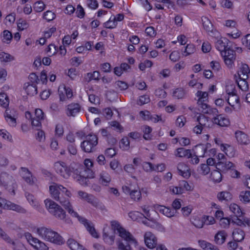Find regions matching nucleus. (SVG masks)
Masks as SVG:
<instances>
[{
  "mask_svg": "<svg viewBox=\"0 0 250 250\" xmlns=\"http://www.w3.org/2000/svg\"><path fill=\"white\" fill-rule=\"evenodd\" d=\"M49 192L51 197L56 201H58L69 213V209L73 210L70 204L68 197L71 193L65 187L61 185L54 183L49 186Z\"/></svg>",
  "mask_w": 250,
  "mask_h": 250,
  "instance_id": "1",
  "label": "nucleus"
},
{
  "mask_svg": "<svg viewBox=\"0 0 250 250\" xmlns=\"http://www.w3.org/2000/svg\"><path fill=\"white\" fill-rule=\"evenodd\" d=\"M215 47L220 51L228 67L232 68L235 60V52L232 49L231 42L226 38H222L215 42Z\"/></svg>",
  "mask_w": 250,
  "mask_h": 250,
  "instance_id": "2",
  "label": "nucleus"
},
{
  "mask_svg": "<svg viewBox=\"0 0 250 250\" xmlns=\"http://www.w3.org/2000/svg\"><path fill=\"white\" fill-rule=\"evenodd\" d=\"M112 229L115 231H117L119 236L124 239L128 243L125 245L123 243L119 244L118 249L119 250H132L130 244H137V241L133 237V235L128 231L123 228L118 221H112L111 222Z\"/></svg>",
  "mask_w": 250,
  "mask_h": 250,
  "instance_id": "3",
  "label": "nucleus"
},
{
  "mask_svg": "<svg viewBox=\"0 0 250 250\" xmlns=\"http://www.w3.org/2000/svg\"><path fill=\"white\" fill-rule=\"evenodd\" d=\"M37 233L44 240L49 241L54 244L61 245L64 244V241L62 236L50 228L44 227L38 228Z\"/></svg>",
  "mask_w": 250,
  "mask_h": 250,
  "instance_id": "4",
  "label": "nucleus"
},
{
  "mask_svg": "<svg viewBox=\"0 0 250 250\" xmlns=\"http://www.w3.org/2000/svg\"><path fill=\"white\" fill-rule=\"evenodd\" d=\"M44 203L46 208L52 215L65 223H70L71 220L66 218V212L60 206L49 199L45 200Z\"/></svg>",
  "mask_w": 250,
  "mask_h": 250,
  "instance_id": "5",
  "label": "nucleus"
},
{
  "mask_svg": "<svg viewBox=\"0 0 250 250\" xmlns=\"http://www.w3.org/2000/svg\"><path fill=\"white\" fill-rule=\"evenodd\" d=\"M98 143L97 136L95 134H89L85 136V140L81 143V147L85 152H92L95 151Z\"/></svg>",
  "mask_w": 250,
  "mask_h": 250,
  "instance_id": "6",
  "label": "nucleus"
},
{
  "mask_svg": "<svg viewBox=\"0 0 250 250\" xmlns=\"http://www.w3.org/2000/svg\"><path fill=\"white\" fill-rule=\"evenodd\" d=\"M69 214L72 216L78 218L80 222L83 224L86 228L87 230L90 233V234L94 237L98 238L99 235L94 228L93 224L89 221L86 218L81 217L79 215L78 213L74 210L69 209Z\"/></svg>",
  "mask_w": 250,
  "mask_h": 250,
  "instance_id": "7",
  "label": "nucleus"
},
{
  "mask_svg": "<svg viewBox=\"0 0 250 250\" xmlns=\"http://www.w3.org/2000/svg\"><path fill=\"white\" fill-rule=\"evenodd\" d=\"M24 236L27 242L33 247L37 250H48V248L44 243L40 241L38 238L32 236L29 232H25Z\"/></svg>",
  "mask_w": 250,
  "mask_h": 250,
  "instance_id": "8",
  "label": "nucleus"
},
{
  "mask_svg": "<svg viewBox=\"0 0 250 250\" xmlns=\"http://www.w3.org/2000/svg\"><path fill=\"white\" fill-rule=\"evenodd\" d=\"M0 181L2 185L9 190H12V192L15 194V189L17 188V185L12 176L9 175L6 173H1L0 176Z\"/></svg>",
  "mask_w": 250,
  "mask_h": 250,
  "instance_id": "9",
  "label": "nucleus"
},
{
  "mask_svg": "<svg viewBox=\"0 0 250 250\" xmlns=\"http://www.w3.org/2000/svg\"><path fill=\"white\" fill-rule=\"evenodd\" d=\"M54 167L56 172L65 179L68 178L73 172V168L68 167L62 162L56 163Z\"/></svg>",
  "mask_w": 250,
  "mask_h": 250,
  "instance_id": "10",
  "label": "nucleus"
},
{
  "mask_svg": "<svg viewBox=\"0 0 250 250\" xmlns=\"http://www.w3.org/2000/svg\"><path fill=\"white\" fill-rule=\"evenodd\" d=\"M76 174V176L74 177V178L77 181H83L84 180H85L87 178H93L94 177V173L92 170L89 169H83L82 168L80 171H79L78 169H76L75 171L74 172Z\"/></svg>",
  "mask_w": 250,
  "mask_h": 250,
  "instance_id": "11",
  "label": "nucleus"
},
{
  "mask_svg": "<svg viewBox=\"0 0 250 250\" xmlns=\"http://www.w3.org/2000/svg\"><path fill=\"white\" fill-rule=\"evenodd\" d=\"M20 174L22 179L27 184L33 185L35 183L36 178L33 176L32 173L27 168L21 167L20 168Z\"/></svg>",
  "mask_w": 250,
  "mask_h": 250,
  "instance_id": "12",
  "label": "nucleus"
},
{
  "mask_svg": "<svg viewBox=\"0 0 250 250\" xmlns=\"http://www.w3.org/2000/svg\"><path fill=\"white\" fill-rule=\"evenodd\" d=\"M123 190L125 194H129L131 199L134 201H138L142 197L141 193L138 189L133 188L131 187L123 186Z\"/></svg>",
  "mask_w": 250,
  "mask_h": 250,
  "instance_id": "13",
  "label": "nucleus"
},
{
  "mask_svg": "<svg viewBox=\"0 0 250 250\" xmlns=\"http://www.w3.org/2000/svg\"><path fill=\"white\" fill-rule=\"evenodd\" d=\"M3 203V208L12 210L21 213H25L26 210L19 205H17L9 201L2 200Z\"/></svg>",
  "mask_w": 250,
  "mask_h": 250,
  "instance_id": "14",
  "label": "nucleus"
},
{
  "mask_svg": "<svg viewBox=\"0 0 250 250\" xmlns=\"http://www.w3.org/2000/svg\"><path fill=\"white\" fill-rule=\"evenodd\" d=\"M145 242L149 249H153L157 246V239L155 236L150 232H146L145 234Z\"/></svg>",
  "mask_w": 250,
  "mask_h": 250,
  "instance_id": "15",
  "label": "nucleus"
},
{
  "mask_svg": "<svg viewBox=\"0 0 250 250\" xmlns=\"http://www.w3.org/2000/svg\"><path fill=\"white\" fill-rule=\"evenodd\" d=\"M178 173L184 178L188 179L190 176V169L184 163H179L177 166Z\"/></svg>",
  "mask_w": 250,
  "mask_h": 250,
  "instance_id": "16",
  "label": "nucleus"
},
{
  "mask_svg": "<svg viewBox=\"0 0 250 250\" xmlns=\"http://www.w3.org/2000/svg\"><path fill=\"white\" fill-rule=\"evenodd\" d=\"M81 106L78 103H71L67 105L66 114L68 116H75L80 112Z\"/></svg>",
  "mask_w": 250,
  "mask_h": 250,
  "instance_id": "17",
  "label": "nucleus"
},
{
  "mask_svg": "<svg viewBox=\"0 0 250 250\" xmlns=\"http://www.w3.org/2000/svg\"><path fill=\"white\" fill-rule=\"evenodd\" d=\"M250 74V68L248 65L246 63H241L237 71L238 77L248 79Z\"/></svg>",
  "mask_w": 250,
  "mask_h": 250,
  "instance_id": "18",
  "label": "nucleus"
},
{
  "mask_svg": "<svg viewBox=\"0 0 250 250\" xmlns=\"http://www.w3.org/2000/svg\"><path fill=\"white\" fill-rule=\"evenodd\" d=\"M154 208L157 211H159L168 217H172L175 214L174 210H171L170 208L163 206L155 205L154 206Z\"/></svg>",
  "mask_w": 250,
  "mask_h": 250,
  "instance_id": "19",
  "label": "nucleus"
},
{
  "mask_svg": "<svg viewBox=\"0 0 250 250\" xmlns=\"http://www.w3.org/2000/svg\"><path fill=\"white\" fill-rule=\"evenodd\" d=\"M212 122L221 126H226L229 124V120L222 114H219L218 116L214 117Z\"/></svg>",
  "mask_w": 250,
  "mask_h": 250,
  "instance_id": "20",
  "label": "nucleus"
},
{
  "mask_svg": "<svg viewBox=\"0 0 250 250\" xmlns=\"http://www.w3.org/2000/svg\"><path fill=\"white\" fill-rule=\"evenodd\" d=\"M235 137L238 143L241 145H247L249 143L248 136L244 132L238 130L235 132Z\"/></svg>",
  "mask_w": 250,
  "mask_h": 250,
  "instance_id": "21",
  "label": "nucleus"
},
{
  "mask_svg": "<svg viewBox=\"0 0 250 250\" xmlns=\"http://www.w3.org/2000/svg\"><path fill=\"white\" fill-rule=\"evenodd\" d=\"M108 228L104 227L103 229V238L105 243L108 245H112L114 242L115 237L114 235H110L108 233Z\"/></svg>",
  "mask_w": 250,
  "mask_h": 250,
  "instance_id": "22",
  "label": "nucleus"
},
{
  "mask_svg": "<svg viewBox=\"0 0 250 250\" xmlns=\"http://www.w3.org/2000/svg\"><path fill=\"white\" fill-rule=\"evenodd\" d=\"M110 175L106 171H103L99 175V182L103 186H106L111 181Z\"/></svg>",
  "mask_w": 250,
  "mask_h": 250,
  "instance_id": "23",
  "label": "nucleus"
},
{
  "mask_svg": "<svg viewBox=\"0 0 250 250\" xmlns=\"http://www.w3.org/2000/svg\"><path fill=\"white\" fill-rule=\"evenodd\" d=\"M227 236L225 230L219 231L214 236V241L217 244L222 245L225 242Z\"/></svg>",
  "mask_w": 250,
  "mask_h": 250,
  "instance_id": "24",
  "label": "nucleus"
},
{
  "mask_svg": "<svg viewBox=\"0 0 250 250\" xmlns=\"http://www.w3.org/2000/svg\"><path fill=\"white\" fill-rule=\"evenodd\" d=\"M67 244L71 250H86L82 245L72 238H69L67 240Z\"/></svg>",
  "mask_w": 250,
  "mask_h": 250,
  "instance_id": "25",
  "label": "nucleus"
},
{
  "mask_svg": "<svg viewBox=\"0 0 250 250\" xmlns=\"http://www.w3.org/2000/svg\"><path fill=\"white\" fill-rule=\"evenodd\" d=\"M232 236L234 241L241 242L244 239L245 233L241 229L236 228L233 231Z\"/></svg>",
  "mask_w": 250,
  "mask_h": 250,
  "instance_id": "26",
  "label": "nucleus"
},
{
  "mask_svg": "<svg viewBox=\"0 0 250 250\" xmlns=\"http://www.w3.org/2000/svg\"><path fill=\"white\" fill-rule=\"evenodd\" d=\"M24 87L28 95L32 96L37 94V86L35 83L30 84L29 83H25Z\"/></svg>",
  "mask_w": 250,
  "mask_h": 250,
  "instance_id": "27",
  "label": "nucleus"
},
{
  "mask_svg": "<svg viewBox=\"0 0 250 250\" xmlns=\"http://www.w3.org/2000/svg\"><path fill=\"white\" fill-rule=\"evenodd\" d=\"M234 77L236 78V82L237 83V85L240 89L242 91H246L249 89V84L247 82V79H244L242 78H237L236 75H234Z\"/></svg>",
  "mask_w": 250,
  "mask_h": 250,
  "instance_id": "28",
  "label": "nucleus"
},
{
  "mask_svg": "<svg viewBox=\"0 0 250 250\" xmlns=\"http://www.w3.org/2000/svg\"><path fill=\"white\" fill-rule=\"evenodd\" d=\"M177 153L175 154L176 157L189 158L192 157V153L190 149H186L183 147H180L176 149Z\"/></svg>",
  "mask_w": 250,
  "mask_h": 250,
  "instance_id": "29",
  "label": "nucleus"
},
{
  "mask_svg": "<svg viewBox=\"0 0 250 250\" xmlns=\"http://www.w3.org/2000/svg\"><path fill=\"white\" fill-rule=\"evenodd\" d=\"M229 209L236 217H241L243 215V212L239 206L236 204H231L229 206Z\"/></svg>",
  "mask_w": 250,
  "mask_h": 250,
  "instance_id": "30",
  "label": "nucleus"
},
{
  "mask_svg": "<svg viewBox=\"0 0 250 250\" xmlns=\"http://www.w3.org/2000/svg\"><path fill=\"white\" fill-rule=\"evenodd\" d=\"M202 21L203 27L207 32H211L213 30V25L210 20L206 17L202 18Z\"/></svg>",
  "mask_w": 250,
  "mask_h": 250,
  "instance_id": "31",
  "label": "nucleus"
},
{
  "mask_svg": "<svg viewBox=\"0 0 250 250\" xmlns=\"http://www.w3.org/2000/svg\"><path fill=\"white\" fill-rule=\"evenodd\" d=\"M198 244L201 248L205 250H216V247L206 241L200 240Z\"/></svg>",
  "mask_w": 250,
  "mask_h": 250,
  "instance_id": "32",
  "label": "nucleus"
},
{
  "mask_svg": "<svg viewBox=\"0 0 250 250\" xmlns=\"http://www.w3.org/2000/svg\"><path fill=\"white\" fill-rule=\"evenodd\" d=\"M217 165L219 168L222 170L231 169L232 167H233V164L229 161H227L226 160L224 162H218Z\"/></svg>",
  "mask_w": 250,
  "mask_h": 250,
  "instance_id": "33",
  "label": "nucleus"
},
{
  "mask_svg": "<svg viewBox=\"0 0 250 250\" xmlns=\"http://www.w3.org/2000/svg\"><path fill=\"white\" fill-rule=\"evenodd\" d=\"M9 104L8 96L5 93H0V105L4 108H6Z\"/></svg>",
  "mask_w": 250,
  "mask_h": 250,
  "instance_id": "34",
  "label": "nucleus"
},
{
  "mask_svg": "<svg viewBox=\"0 0 250 250\" xmlns=\"http://www.w3.org/2000/svg\"><path fill=\"white\" fill-rule=\"evenodd\" d=\"M217 197L220 201H229L231 199L232 195L227 191H222L218 194Z\"/></svg>",
  "mask_w": 250,
  "mask_h": 250,
  "instance_id": "35",
  "label": "nucleus"
},
{
  "mask_svg": "<svg viewBox=\"0 0 250 250\" xmlns=\"http://www.w3.org/2000/svg\"><path fill=\"white\" fill-rule=\"evenodd\" d=\"M15 60L14 56L5 52L0 53V60L3 62H9Z\"/></svg>",
  "mask_w": 250,
  "mask_h": 250,
  "instance_id": "36",
  "label": "nucleus"
},
{
  "mask_svg": "<svg viewBox=\"0 0 250 250\" xmlns=\"http://www.w3.org/2000/svg\"><path fill=\"white\" fill-rule=\"evenodd\" d=\"M114 87L120 90H125L128 87V84L124 81H118L114 84Z\"/></svg>",
  "mask_w": 250,
  "mask_h": 250,
  "instance_id": "37",
  "label": "nucleus"
},
{
  "mask_svg": "<svg viewBox=\"0 0 250 250\" xmlns=\"http://www.w3.org/2000/svg\"><path fill=\"white\" fill-rule=\"evenodd\" d=\"M207 149V146L203 144H200L196 146V152L199 157H204Z\"/></svg>",
  "mask_w": 250,
  "mask_h": 250,
  "instance_id": "38",
  "label": "nucleus"
},
{
  "mask_svg": "<svg viewBox=\"0 0 250 250\" xmlns=\"http://www.w3.org/2000/svg\"><path fill=\"white\" fill-rule=\"evenodd\" d=\"M211 179L216 183H219L222 180V174L218 170H214L210 175Z\"/></svg>",
  "mask_w": 250,
  "mask_h": 250,
  "instance_id": "39",
  "label": "nucleus"
},
{
  "mask_svg": "<svg viewBox=\"0 0 250 250\" xmlns=\"http://www.w3.org/2000/svg\"><path fill=\"white\" fill-rule=\"evenodd\" d=\"M223 150L225 151L226 154L229 157H233L235 154V152L234 151V148L232 146L228 145H223Z\"/></svg>",
  "mask_w": 250,
  "mask_h": 250,
  "instance_id": "40",
  "label": "nucleus"
},
{
  "mask_svg": "<svg viewBox=\"0 0 250 250\" xmlns=\"http://www.w3.org/2000/svg\"><path fill=\"white\" fill-rule=\"evenodd\" d=\"M196 50L195 46L193 44H188L187 45L183 55L187 56L193 53Z\"/></svg>",
  "mask_w": 250,
  "mask_h": 250,
  "instance_id": "41",
  "label": "nucleus"
},
{
  "mask_svg": "<svg viewBox=\"0 0 250 250\" xmlns=\"http://www.w3.org/2000/svg\"><path fill=\"white\" fill-rule=\"evenodd\" d=\"M100 76V72L98 71H95L93 73H88L86 74V80L89 82L92 80H98Z\"/></svg>",
  "mask_w": 250,
  "mask_h": 250,
  "instance_id": "42",
  "label": "nucleus"
},
{
  "mask_svg": "<svg viewBox=\"0 0 250 250\" xmlns=\"http://www.w3.org/2000/svg\"><path fill=\"white\" fill-rule=\"evenodd\" d=\"M240 200L244 202L250 201V191H241L240 194Z\"/></svg>",
  "mask_w": 250,
  "mask_h": 250,
  "instance_id": "43",
  "label": "nucleus"
},
{
  "mask_svg": "<svg viewBox=\"0 0 250 250\" xmlns=\"http://www.w3.org/2000/svg\"><path fill=\"white\" fill-rule=\"evenodd\" d=\"M185 96V91L182 88L176 89L173 92V96L177 99L183 98Z\"/></svg>",
  "mask_w": 250,
  "mask_h": 250,
  "instance_id": "44",
  "label": "nucleus"
},
{
  "mask_svg": "<svg viewBox=\"0 0 250 250\" xmlns=\"http://www.w3.org/2000/svg\"><path fill=\"white\" fill-rule=\"evenodd\" d=\"M17 26L19 30H23L28 28L29 24L25 20L21 19L18 21Z\"/></svg>",
  "mask_w": 250,
  "mask_h": 250,
  "instance_id": "45",
  "label": "nucleus"
},
{
  "mask_svg": "<svg viewBox=\"0 0 250 250\" xmlns=\"http://www.w3.org/2000/svg\"><path fill=\"white\" fill-rule=\"evenodd\" d=\"M45 7V4L42 1H38L34 3V9L37 12L42 11Z\"/></svg>",
  "mask_w": 250,
  "mask_h": 250,
  "instance_id": "46",
  "label": "nucleus"
},
{
  "mask_svg": "<svg viewBox=\"0 0 250 250\" xmlns=\"http://www.w3.org/2000/svg\"><path fill=\"white\" fill-rule=\"evenodd\" d=\"M197 121L199 124L203 126H206V123L208 122V119L203 114H200L197 118Z\"/></svg>",
  "mask_w": 250,
  "mask_h": 250,
  "instance_id": "47",
  "label": "nucleus"
},
{
  "mask_svg": "<svg viewBox=\"0 0 250 250\" xmlns=\"http://www.w3.org/2000/svg\"><path fill=\"white\" fill-rule=\"evenodd\" d=\"M152 131V129L150 127L145 125L143 128L144 136L143 137L145 140H149L150 139V133Z\"/></svg>",
  "mask_w": 250,
  "mask_h": 250,
  "instance_id": "48",
  "label": "nucleus"
},
{
  "mask_svg": "<svg viewBox=\"0 0 250 250\" xmlns=\"http://www.w3.org/2000/svg\"><path fill=\"white\" fill-rule=\"evenodd\" d=\"M43 19L48 21L54 20L55 18V14L51 11H47L43 14Z\"/></svg>",
  "mask_w": 250,
  "mask_h": 250,
  "instance_id": "49",
  "label": "nucleus"
},
{
  "mask_svg": "<svg viewBox=\"0 0 250 250\" xmlns=\"http://www.w3.org/2000/svg\"><path fill=\"white\" fill-rule=\"evenodd\" d=\"M85 200L88 202L89 203L91 204L92 205H93L94 207H97L98 206V202L97 201L96 199L95 198L94 196H93L91 194H88L85 198Z\"/></svg>",
  "mask_w": 250,
  "mask_h": 250,
  "instance_id": "50",
  "label": "nucleus"
},
{
  "mask_svg": "<svg viewBox=\"0 0 250 250\" xmlns=\"http://www.w3.org/2000/svg\"><path fill=\"white\" fill-rule=\"evenodd\" d=\"M3 39L2 41L4 42L8 43L12 39V35L10 32L8 30H4L3 32Z\"/></svg>",
  "mask_w": 250,
  "mask_h": 250,
  "instance_id": "51",
  "label": "nucleus"
},
{
  "mask_svg": "<svg viewBox=\"0 0 250 250\" xmlns=\"http://www.w3.org/2000/svg\"><path fill=\"white\" fill-rule=\"evenodd\" d=\"M104 24L105 28L112 29L116 27L117 22L116 21H114L113 19H111V17L108 21L104 23Z\"/></svg>",
  "mask_w": 250,
  "mask_h": 250,
  "instance_id": "52",
  "label": "nucleus"
},
{
  "mask_svg": "<svg viewBox=\"0 0 250 250\" xmlns=\"http://www.w3.org/2000/svg\"><path fill=\"white\" fill-rule=\"evenodd\" d=\"M186 122V118L184 116H179L176 121V125L177 126L183 127Z\"/></svg>",
  "mask_w": 250,
  "mask_h": 250,
  "instance_id": "53",
  "label": "nucleus"
},
{
  "mask_svg": "<svg viewBox=\"0 0 250 250\" xmlns=\"http://www.w3.org/2000/svg\"><path fill=\"white\" fill-rule=\"evenodd\" d=\"M200 171L203 175L208 174L210 171V168L207 164H202L200 167Z\"/></svg>",
  "mask_w": 250,
  "mask_h": 250,
  "instance_id": "54",
  "label": "nucleus"
},
{
  "mask_svg": "<svg viewBox=\"0 0 250 250\" xmlns=\"http://www.w3.org/2000/svg\"><path fill=\"white\" fill-rule=\"evenodd\" d=\"M152 65L151 61L146 60L144 62H142L139 64V67L142 71L144 70L146 67H150Z\"/></svg>",
  "mask_w": 250,
  "mask_h": 250,
  "instance_id": "55",
  "label": "nucleus"
},
{
  "mask_svg": "<svg viewBox=\"0 0 250 250\" xmlns=\"http://www.w3.org/2000/svg\"><path fill=\"white\" fill-rule=\"evenodd\" d=\"M76 14L80 19L83 18L85 15L84 10L80 4L78 5L77 7Z\"/></svg>",
  "mask_w": 250,
  "mask_h": 250,
  "instance_id": "56",
  "label": "nucleus"
},
{
  "mask_svg": "<svg viewBox=\"0 0 250 250\" xmlns=\"http://www.w3.org/2000/svg\"><path fill=\"white\" fill-rule=\"evenodd\" d=\"M179 185L183 189V192L185 190L187 191L190 190L191 187L189 185L188 183L185 180H182L180 181Z\"/></svg>",
  "mask_w": 250,
  "mask_h": 250,
  "instance_id": "57",
  "label": "nucleus"
},
{
  "mask_svg": "<svg viewBox=\"0 0 250 250\" xmlns=\"http://www.w3.org/2000/svg\"><path fill=\"white\" fill-rule=\"evenodd\" d=\"M150 102V99L148 96L143 95L140 97L139 100L138 102V104L143 105L147 104Z\"/></svg>",
  "mask_w": 250,
  "mask_h": 250,
  "instance_id": "58",
  "label": "nucleus"
},
{
  "mask_svg": "<svg viewBox=\"0 0 250 250\" xmlns=\"http://www.w3.org/2000/svg\"><path fill=\"white\" fill-rule=\"evenodd\" d=\"M196 95L199 97L198 100H201L203 101H205L208 97V93L206 92H202L201 91H198Z\"/></svg>",
  "mask_w": 250,
  "mask_h": 250,
  "instance_id": "59",
  "label": "nucleus"
},
{
  "mask_svg": "<svg viewBox=\"0 0 250 250\" xmlns=\"http://www.w3.org/2000/svg\"><path fill=\"white\" fill-rule=\"evenodd\" d=\"M29 79L31 83H35L36 84L40 82V79H39L38 76L34 73L30 74Z\"/></svg>",
  "mask_w": 250,
  "mask_h": 250,
  "instance_id": "60",
  "label": "nucleus"
},
{
  "mask_svg": "<svg viewBox=\"0 0 250 250\" xmlns=\"http://www.w3.org/2000/svg\"><path fill=\"white\" fill-rule=\"evenodd\" d=\"M226 92L229 96L234 95L236 93L235 87L233 85H228L226 86Z\"/></svg>",
  "mask_w": 250,
  "mask_h": 250,
  "instance_id": "61",
  "label": "nucleus"
},
{
  "mask_svg": "<svg viewBox=\"0 0 250 250\" xmlns=\"http://www.w3.org/2000/svg\"><path fill=\"white\" fill-rule=\"evenodd\" d=\"M10 243L12 244L14 246V250H26V248L21 243L16 244L15 242H14L12 240Z\"/></svg>",
  "mask_w": 250,
  "mask_h": 250,
  "instance_id": "62",
  "label": "nucleus"
},
{
  "mask_svg": "<svg viewBox=\"0 0 250 250\" xmlns=\"http://www.w3.org/2000/svg\"><path fill=\"white\" fill-rule=\"evenodd\" d=\"M87 5L91 9H95L98 6V3L96 0H87Z\"/></svg>",
  "mask_w": 250,
  "mask_h": 250,
  "instance_id": "63",
  "label": "nucleus"
},
{
  "mask_svg": "<svg viewBox=\"0 0 250 250\" xmlns=\"http://www.w3.org/2000/svg\"><path fill=\"white\" fill-rule=\"evenodd\" d=\"M242 43L250 49V34L246 35L242 40Z\"/></svg>",
  "mask_w": 250,
  "mask_h": 250,
  "instance_id": "64",
  "label": "nucleus"
}]
</instances>
